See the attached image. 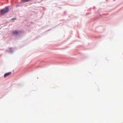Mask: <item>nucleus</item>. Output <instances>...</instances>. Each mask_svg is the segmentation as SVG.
Segmentation results:
<instances>
[{"instance_id":"obj_1","label":"nucleus","mask_w":123,"mask_h":123,"mask_svg":"<svg viewBox=\"0 0 123 123\" xmlns=\"http://www.w3.org/2000/svg\"><path fill=\"white\" fill-rule=\"evenodd\" d=\"M9 11V9L7 7H6L5 8L1 10L0 13L1 14L3 15L8 12Z\"/></svg>"},{"instance_id":"obj_2","label":"nucleus","mask_w":123,"mask_h":123,"mask_svg":"<svg viewBox=\"0 0 123 123\" xmlns=\"http://www.w3.org/2000/svg\"><path fill=\"white\" fill-rule=\"evenodd\" d=\"M19 32L16 31H13L12 32V34L13 35H17L19 33Z\"/></svg>"},{"instance_id":"obj_3","label":"nucleus","mask_w":123,"mask_h":123,"mask_svg":"<svg viewBox=\"0 0 123 123\" xmlns=\"http://www.w3.org/2000/svg\"><path fill=\"white\" fill-rule=\"evenodd\" d=\"M11 74V72H10L5 74H4V77L5 78L6 76L10 75Z\"/></svg>"},{"instance_id":"obj_4","label":"nucleus","mask_w":123,"mask_h":123,"mask_svg":"<svg viewBox=\"0 0 123 123\" xmlns=\"http://www.w3.org/2000/svg\"><path fill=\"white\" fill-rule=\"evenodd\" d=\"M15 19H16V18H12V19H11V20H15Z\"/></svg>"}]
</instances>
